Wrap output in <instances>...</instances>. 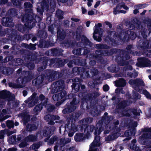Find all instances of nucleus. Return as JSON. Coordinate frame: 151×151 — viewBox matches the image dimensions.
<instances>
[{
    "label": "nucleus",
    "mask_w": 151,
    "mask_h": 151,
    "mask_svg": "<svg viewBox=\"0 0 151 151\" xmlns=\"http://www.w3.org/2000/svg\"><path fill=\"white\" fill-rule=\"evenodd\" d=\"M24 8L27 9L26 12L29 11V14H26L22 18L23 22H26V26L29 29H31L35 26V22H39L40 20V17L36 14L33 13L31 8L32 5L29 2H26L24 4Z\"/></svg>",
    "instance_id": "1"
},
{
    "label": "nucleus",
    "mask_w": 151,
    "mask_h": 151,
    "mask_svg": "<svg viewBox=\"0 0 151 151\" xmlns=\"http://www.w3.org/2000/svg\"><path fill=\"white\" fill-rule=\"evenodd\" d=\"M22 68H20L16 71V75L18 78L16 82L18 88L24 87L25 83L30 81L34 77L31 71H22Z\"/></svg>",
    "instance_id": "2"
},
{
    "label": "nucleus",
    "mask_w": 151,
    "mask_h": 151,
    "mask_svg": "<svg viewBox=\"0 0 151 151\" xmlns=\"http://www.w3.org/2000/svg\"><path fill=\"white\" fill-rule=\"evenodd\" d=\"M142 134L139 139V142L147 146L144 151H151V127L145 128L142 129Z\"/></svg>",
    "instance_id": "3"
},
{
    "label": "nucleus",
    "mask_w": 151,
    "mask_h": 151,
    "mask_svg": "<svg viewBox=\"0 0 151 151\" xmlns=\"http://www.w3.org/2000/svg\"><path fill=\"white\" fill-rule=\"evenodd\" d=\"M126 49L127 51L122 50L121 51V54L120 55L119 60L118 62L119 65L121 66L127 65L129 64L127 60L130 58V56L128 53L131 54L133 55H137V52H134L132 50L133 49V46L132 45H128L126 47Z\"/></svg>",
    "instance_id": "4"
},
{
    "label": "nucleus",
    "mask_w": 151,
    "mask_h": 151,
    "mask_svg": "<svg viewBox=\"0 0 151 151\" xmlns=\"http://www.w3.org/2000/svg\"><path fill=\"white\" fill-rule=\"evenodd\" d=\"M102 131L100 129H96L94 132L96 136L90 146V150L88 151H98V148L97 147L100 146V137L97 135L99 134Z\"/></svg>",
    "instance_id": "5"
},
{
    "label": "nucleus",
    "mask_w": 151,
    "mask_h": 151,
    "mask_svg": "<svg viewBox=\"0 0 151 151\" xmlns=\"http://www.w3.org/2000/svg\"><path fill=\"white\" fill-rule=\"evenodd\" d=\"M129 28L131 29H134L135 28L139 30L141 28V34L144 38L147 36L148 30L145 29H143L141 25V22L137 19H134L133 20L132 23L130 25Z\"/></svg>",
    "instance_id": "6"
},
{
    "label": "nucleus",
    "mask_w": 151,
    "mask_h": 151,
    "mask_svg": "<svg viewBox=\"0 0 151 151\" xmlns=\"http://www.w3.org/2000/svg\"><path fill=\"white\" fill-rule=\"evenodd\" d=\"M128 83L135 90L139 92L141 91L142 87L145 86L144 81L140 78L130 79Z\"/></svg>",
    "instance_id": "7"
},
{
    "label": "nucleus",
    "mask_w": 151,
    "mask_h": 151,
    "mask_svg": "<svg viewBox=\"0 0 151 151\" xmlns=\"http://www.w3.org/2000/svg\"><path fill=\"white\" fill-rule=\"evenodd\" d=\"M97 25L98 27L97 26L96 24L95 25V28L93 33V37L95 40L100 42L102 40L101 37L102 36L103 30L100 28L102 26L101 23H98Z\"/></svg>",
    "instance_id": "8"
},
{
    "label": "nucleus",
    "mask_w": 151,
    "mask_h": 151,
    "mask_svg": "<svg viewBox=\"0 0 151 151\" xmlns=\"http://www.w3.org/2000/svg\"><path fill=\"white\" fill-rule=\"evenodd\" d=\"M136 37V34L132 31L130 30H127L122 32L120 39L124 42L127 41L129 38L132 40H134Z\"/></svg>",
    "instance_id": "9"
},
{
    "label": "nucleus",
    "mask_w": 151,
    "mask_h": 151,
    "mask_svg": "<svg viewBox=\"0 0 151 151\" xmlns=\"http://www.w3.org/2000/svg\"><path fill=\"white\" fill-rule=\"evenodd\" d=\"M100 93L98 92H94L93 95L88 94L87 95L85 98V99L86 102L89 101L91 105L93 106L95 105L97 103V99L96 98L100 95Z\"/></svg>",
    "instance_id": "10"
},
{
    "label": "nucleus",
    "mask_w": 151,
    "mask_h": 151,
    "mask_svg": "<svg viewBox=\"0 0 151 151\" xmlns=\"http://www.w3.org/2000/svg\"><path fill=\"white\" fill-rule=\"evenodd\" d=\"M65 86L64 81L59 80L54 83L52 85V91L54 93H57L63 89Z\"/></svg>",
    "instance_id": "11"
},
{
    "label": "nucleus",
    "mask_w": 151,
    "mask_h": 151,
    "mask_svg": "<svg viewBox=\"0 0 151 151\" xmlns=\"http://www.w3.org/2000/svg\"><path fill=\"white\" fill-rule=\"evenodd\" d=\"M109 54V52L107 50H97L95 51V54H91L89 56L91 58L100 59L102 56H107Z\"/></svg>",
    "instance_id": "12"
},
{
    "label": "nucleus",
    "mask_w": 151,
    "mask_h": 151,
    "mask_svg": "<svg viewBox=\"0 0 151 151\" xmlns=\"http://www.w3.org/2000/svg\"><path fill=\"white\" fill-rule=\"evenodd\" d=\"M37 93H34L31 96L29 97L27 100L24 101V102L28 103V107L30 108L33 106L38 101V97L36 96Z\"/></svg>",
    "instance_id": "13"
},
{
    "label": "nucleus",
    "mask_w": 151,
    "mask_h": 151,
    "mask_svg": "<svg viewBox=\"0 0 151 151\" xmlns=\"http://www.w3.org/2000/svg\"><path fill=\"white\" fill-rule=\"evenodd\" d=\"M82 27H80L79 28L80 29H79V28H78L76 32V39L79 40L81 39L82 40L83 38L85 40L86 43L90 47H91L92 45V43L87 38L83 35H82L81 37V35L82 34V31L81 30Z\"/></svg>",
    "instance_id": "14"
},
{
    "label": "nucleus",
    "mask_w": 151,
    "mask_h": 151,
    "mask_svg": "<svg viewBox=\"0 0 151 151\" xmlns=\"http://www.w3.org/2000/svg\"><path fill=\"white\" fill-rule=\"evenodd\" d=\"M138 67H144L151 66V62L147 58H141L138 59V63L137 64Z\"/></svg>",
    "instance_id": "15"
},
{
    "label": "nucleus",
    "mask_w": 151,
    "mask_h": 151,
    "mask_svg": "<svg viewBox=\"0 0 151 151\" xmlns=\"http://www.w3.org/2000/svg\"><path fill=\"white\" fill-rule=\"evenodd\" d=\"M57 75V73L56 71L50 70H48L45 79L46 80V82H51L55 80Z\"/></svg>",
    "instance_id": "16"
},
{
    "label": "nucleus",
    "mask_w": 151,
    "mask_h": 151,
    "mask_svg": "<svg viewBox=\"0 0 151 151\" xmlns=\"http://www.w3.org/2000/svg\"><path fill=\"white\" fill-rule=\"evenodd\" d=\"M44 78V75H41L38 76L32 81L33 85L34 86H37L38 87H40L42 86Z\"/></svg>",
    "instance_id": "17"
},
{
    "label": "nucleus",
    "mask_w": 151,
    "mask_h": 151,
    "mask_svg": "<svg viewBox=\"0 0 151 151\" xmlns=\"http://www.w3.org/2000/svg\"><path fill=\"white\" fill-rule=\"evenodd\" d=\"M1 23L3 25L6 27H13L14 25L12 18L9 17L3 18Z\"/></svg>",
    "instance_id": "18"
},
{
    "label": "nucleus",
    "mask_w": 151,
    "mask_h": 151,
    "mask_svg": "<svg viewBox=\"0 0 151 151\" xmlns=\"http://www.w3.org/2000/svg\"><path fill=\"white\" fill-rule=\"evenodd\" d=\"M22 138V137L21 135H18L17 137L15 135H13L9 138L8 141L10 144L14 145L19 143Z\"/></svg>",
    "instance_id": "19"
},
{
    "label": "nucleus",
    "mask_w": 151,
    "mask_h": 151,
    "mask_svg": "<svg viewBox=\"0 0 151 151\" xmlns=\"http://www.w3.org/2000/svg\"><path fill=\"white\" fill-rule=\"evenodd\" d=\"M66 94V92L63 91L53 95L52 98L53 100L55 101L60 100L62 99L65 100Z\"/></svg>",
    "instance_id": "20"
},
{
    "label": "nucleus",
    "mask_w": 151,
    "mask_h": 151,
    "mask_svg": "<svg viewBox=\"0 0 151 151\" xmlns=\"http://www.w3.org/2000/svg\"><path fill=\"white\" fill-rule=\"evenodd\" d=\"M66 106L67 107L63 110V112L64 114L73 111L76 108V106L70 103H68Z\"/></svg>",
    "instance_id": "21"
},
{
    "label": "nucleus",
    "mask_w": 151,
    "mask_h": 151,
    "mask_svg": "<svg viewBox=\"0 0 151 151\" xmlns=\"http://www.w3.org/2000/svg\"><path fill=\"white\" fill-rule=\"evenodd\" d=\"M55 129V128L54 127H46L42 131V135L45 137L50 136L52 134V132H54Z\"/></svg>",
    "instance_id": "22"
},
{
    "label": "nucleus",
    "mask_w": 151,
    "mask_h": 151,
    "mask_svg": "<svg viewBox=\"0 0 151 151\" xmlns=\"http://www.w3.org/2000/svg\"><path fill=\"white\" fill-rule=\"evenodd\" d=\"M90 52L89 50L85 48H78L73 51V52L74 54L78 55H81V53L82 55H86Z\"/></svg>",
    "instance_id": "23"
},
{
    "label": "nucleus",
    "mask_w": 151,
    "mask_h": 151,
    "mask_svg": "<svg viewBox=\"0 0 151 151\" xmlns=\"http://www.w3.org/2000/svg\"><path fill=\"white\" fill-rule=\"evenodd\" d=\"M99 73L98 70L96 68H92L89 70H86L85 72V74L86 76L88 77L91 76H93L97 75Z\"/></svg>",
    "instance_id": "24"
},
{
    "label": "nucleus",
    "mask_w": 151,
    "mask_h": 151,
    "mask_svg": "<svg viewBox=\"0 0 151 151\" xmlns=\"http://www.w3.org/2000/svg\"><path fill=\"white\" fill-rule=\"evenodd\" d=\"M66 36L65 31L60 27H59L57 31V36L58 39L63 40Z\"/></svg>",
    "instance_id": "25"
},
{
    "label": "nucleus",
    "mask_w": 151,
    "mask_h": 151,
    "mask_svg": "<svg viewBox=\"0 0 151 151\" xmlns=\"http://www.w3.org/2000/svg\"><path fill=\"white\" fill-rule=\"evenodd\" d=\"M11 96L10 93L6 90H4L0 92V98L3 99H6L9 101Z\"/></svg>",
    "instance_id": "26"
},
{
    "label": "nucleus",
    "mask_w": 151,
    "mask_h": 151,
    "mask_svg": "<svg viewBox=\"0 0 151 151\" xmlns=\"http://www.w3.org/2000/svg\"><path fill=\"white\" fill-rule=\"evenodd\" d=\"M18 116L23 118V119L24 124H26L29 121L30 118V115L24 112L19 114H18Z\"/></svg>",
    "instance_id": "27"
},
{
    "label": "nucleus",
    "mask_w": 151,
    "mask_h": 151,
    "mask_svg": "<svg viewBox=\"0 0 151 151\" xmlns=\"http://www.w3.org/2000/svg\"><path fill=\"white\" fill-rule=\"evenodd\" d=\"M63 50L61 49L54 48L50 50L51 54L54 56H59L62 55Z\"/></svg>",
    "instance_id": "28"
},
{
    "label": "nucleus",
    "mask_w": 151,
    "mask_h": 151,
    "mask_svg": "<svg viewBox=\"0 0 151 151\" xmlns=\"http://www.w3.org/2000/svg\"><path fill=\"white\" fill-rule=\"evenodd\" d=\"M116 85L117 87H122L124 86L126 84V82L124 79L120 78L115 81Z\"/></svg>",
    "instance_id": "29"
},
{
    "label": "nucleus",
    "mask_w": 151,
    "mask_h": 151,
    "mask_svg": "<svg viewBox=\"0 0 151 151\" xmlns=\"http://www.w3.org/2000/svg\"><path fill=\"white\" fill-rule=\"evenodd\" d=\"M74 139L76 142H81L83 141L85 139L83 134L82 133H76L74 137Z\"/></svg>",
    "instance_id": "30"
},
{
    "label": "nucleus",
    "mask_w": 151,
    "mask_h": 151,
    "mask_svg": "<svg viewBox=\"0 0 151 151\" xmlns=\"http://www.w3.org/2000/svg\"><path fill=\"white\" fill-rule=\"evenodd\" d=\"M139 45L141 48L143 49L147 48L149 47V42L147 40H140L139 41Z\"/></svg>",
    "instance_id": "31"
},
{
    "label": "nucleus",
    "mask_w": 151,
    "mask_h": 151,
    "mask_svg": "<svg viewBox=\"0 0 151 151\" xmlns=\"http://www.w3.org/2000/svg\"><path fill=\"white\" fill-rule=\"evenodd\" d=\"M37 140V136L33 134L29 135L25 138V140L27 142H35Z\"/></svg>",
    "instance_id": "32"
},
{
    "label": "nucleus",
    "mask_w": 151,
    "mask_h": 151,
    "mask_svg": "<svg viewBox=\"0 0 151 151\" xmlns=\"http://www.w3.org/2000/svg\"><path fill=\"white\" fill-rule=\"evenodd\" d=\"M14 71L13 69L8 67L3 68V73L6 75H9L12 74Z\"/></svg>",
    "instance_id": "33"
},
{
    "label": "nucleus",
    "mask_w": 151,
    "mask_h": 151,
    "mask_svg": "<svg viewBox=\"0 0 151 151\" xmlns=\"http://www.w3.org/2000/svg\"><path fill=\"white\" fill-rule=\"evenodd\" d=\"M37 129V127L34 124H28L26 126V129L29 132L35 130Z\"/></svg>",
    "instance_id": "34"
},
{
    "label": "nucleus",
    "mask_w": 151,
    "mask_h": 151,
    "mask_svg": "<svg viewBox=\"0 0 151 151\" xmlns=\"http://www.w3.org/2000/svg\"><path fill=\"white\" fill-rule=\"evenodd\" d=\"M71 140L70 138H68L65 139L64 138H62L60 139V145L61 147L64 146L66 144L70 142Z\"/></svg>",
    "instance_id": "35"
},
{
    "label": "nucleus",
    "mask_w": 151,
    "mask_h": 151,
    "mask_svg": "<svg viewBox=\"0 0 151 151\" xmlns=\"http://www.w3.org/2000/svg\"><path fill=\"white\" fill-rule=\"evenodd\" d=\"M58 139L59 138L58 137L56 136H53L49 140L47 144L49 145L53 144L55 142H56Z\"/></svg>",
    "instance_id": "36"
},
{
    "label": "nucleus",
    "mask_w": 151,
    "mask_h": 151,
    "mask_svg": "<svg viewBox=\"0 0 151 151\" xmlns=\"http://www.w3.org/2000/svg\"><path fill=\"white\" fill-rule=\"evenodd\" d=\"M127 103L126 101H124L120 102L117 105L118 109H124L127 106Z\"/></svg>",
    "instance_id": "37"
},
{
    "label": "nucleus",
    "mask_w": 151,
    "mask_h": 151,
    "mask_svg": "<svg viewBox=\"0 0 151 151\" xmlns=\"http://www.w3.org/2000/svg\"><path fill=\"white\" fill-rule=\"evenodd\" d=\"M120 113L121 116H130V109H126L124 110Z\"/></svg>",
    "instance_id": "38"
},
{
    "label": "nucleus",
    "mask_w": 151,
    "mask_h": 151,
    "mask_svg": "<svg viewBox=\"0 0 151 151\" xmlns=\"http://www.w3.org/2000/svg\"><path fill=\"white\" fill-rule=\"evenodd\" d=\"M96 106L93 107L91 111V114L93 116H97L100 112L99 111H98Z\"/></svg>",
    "instance_id": "39"
},
{
    "label": "nucleus",
    "mask_w": 151,
    "mask_h": 151,
    "mask_svg": "<svg viewBox=\"0 0 151 151\" xmlns=\"http://www.w3.org/2000/svg\"><path fill=\"white\" fill-rule=\"evenodd\" d=\"M94 47L96 49H108L109 48V46L106 44H96L94 45Z\"/></svg>",
    "instance_id": "40"
},
{
    "label": "nucleus",
    "mask_w": 151,
    "mask_h": 151,
    "mask_svg": "<svg viewBox=\"0 0 151 151\" xmlns=\"http://www.w3.org/2000/svg\"><path fill=\"white\" fill-rule=\"evenodd\" d=\"M123 3L122 2L118 4L116 7L114 9L113 13L114 14H117V11L118 10L120 9L123 7Z\"/></svg>",
    "instance_id": "41"
},
{
    "label": "nucleus",
    "mask_w": 151,
    "mask_h": 151,
    "mask_svg": "<svg viewBox=\"0 0 151 151\" xmlns=\"http://www.w3.org/2000/svg\"><path fill=\"white\" fill-rule=\"evenodd\" d=\"M116 135V134H114L109 135L106 137L105 140L106 141H109L114 140L117 138Z\"/></svg>",
    "instance_id": "42"
},
{
    "label": "nucleus",
    "mask_w": 151,
    "mask_h": 151,
    "mask_svg": "<svg viewBox=\"0 0 151 151\" xmlns=\"http://www.w3.org/2000/svg\"><path fill=\"white\" fill-rule=\"evenodd\" d=\"M16 27L17 29L19 31L22 32H24L26 29L25 27H24L23 25L21 24L17 25Z\"/></svg>",
    "instance_id": "43"
},
{
    "label": "nucleus",
    "mask_w": 151,
    "mask_h": 151,
    "mask_svg": "<svg viewBox=\"0 0 151 151\" xmlns=\"http://www.w3.org/2000/svg\"><path fill=\"white\" fill-rule=\"evenodd\" d=\"M127 76L130 78H134L137 77L138 75V73L137 72L134 71L133 72H128L127 74Z\"/></svg>",
    "instance_id": "44"
},
{
    "label": "nucleus",
    "mask_w": 151,
    "mask_h": 151,
    "mask_svg": "<svg viewBox=\"0 0 151 151\" xmlns=\"http://www.w3.org/2000/svg\"><path fill=\"white\" fill-rule=\"evenodd\" d=\"M40 99L42 101V103L43 106H46L47 103V99H45V96L42 94H41L39 96Z\"/></svg>",
    "instance_id": "45"
},
{
    "label": "nucleus",
    "mask_w": 151,
    "mask_h": 151,
    "mask_svg": "<svg viewBox=\"0 0 151 151\" xmlns=\"http://www.w3.org/2000/svg\"><path fill=\"white\" fill-rule=\"evenodd\" d=\"M108 70L112 72H116L119 70L118 68H116L115 65H113L108 68Z\"/></svg>",
    "instance_id": "46"
},
{
    "label": "nucleus",
    "mask_w": 151,
    "mask_h": 151,
    "mask_svg": "<svg viewBox=\"0 0 151 151\" xmlns=\"http://www.w3.org/2000/svg\"><path fill=\"white\" fill-rule=\"evenodd\" d=\"M95 128L94 126L93 125H89L85 129V131H87V133H89L92 132Z\"/></svg>",
    "instance_id": "47"
},
{
    "label": "nucleus",
    "mask_w": 151,
    "mask_h": 151,
    "mask_svg": "<svg viewBox=\"0 0 151 151\" xmlns=\"http://www.w3.org/2000/svg\"><path fill=\"white\" fill-rule=\"evenodd\" d=\"M64 14V12L60 10H58L56 12V16L59 19H62L63 18V15Z\"/></svg>",
    "instance_id": "48"
},
{
    "label": "nucleus",
    "mask_w": 151,
    "mask_h": 151,
    "mask_svg": "<svg viewBox=\"0 0 151 151\" xmlns=\"http://www.w3.org/2000/svg\"><path fill=\"white\" fill-rule=\"evenodd\" d=\"M109 52L108 55H112L114 53H117L120 52V50L117 49H112L109 50H108Z\"/></svg>",
    "instance_id": "49"
},
{
    "label": "nucleus",
    "mask_w": 151,
    "mask_h": 151,
    "mask_svg": "<svg viewBox=\"0 0 151 151\" xmlns=\"http://www.w3.org/2000/svg\"><path fill=\"white\" fill-rule=\"evenodd\" d=\"M40 19H41L40 18ZM41 20V19H40V21L39 22L37 21L35 22V25L36 24V23L37 22L38 23H39V24H38L37 25V27L41 29H43L45 27V24L42 22H40Z\"/></svg>",
    "instance_id": "50"
},
{
    "label": "nucleus",
    "mask_w": 151,
    "mask_h": 151,
    "mask_svg": "<svg viewBox=\"0 0 151 151\" xmlns=\"http://www.w3.org/2000/svg\"><path fill=\"white\" fill-rule=\"evenodd\" d=\"M131 134L129 130H127L124 133V135L126 137H128L127 138L124 139L123 140L124 141H125L126 140H129L131 139V137L130 136V134Z\"/></svg>",
    "instance_id": "51"
},
{
    "label": "nucleus",
    "mask_w": 151,
    "mask_h": 151,
    "mask_svg": "<svg viewBox=\"0 0 151 151\" xmlns=\"http://www.w3.org/2000/svg\"><path fill=\"white\" fill-rule=\"evenodd\" d=\"M47 108V109L48 111L49 112H51L53 111L55 109V106L51 104H48L45 106Z\"/></svg>",
    "instance_id": "52"
},
{
    "label": "nucleus",
    "mask_w": 151,
    "mask_h": 151,
    "mask_svg": "<svg viewBox=\"0 0 151 151\" xmlns=\"http://www.w3.org/2000/svg\"><path fill=\"white\" fill-rule=\"evenodd\" d=\"M7 126L9 128H13L14 127V122L12 120H7L6 122Z\"/></svg>",
    "instance_id": "53"
},
{
    "label": "nucleus",
    "mask_w": 151,
    "mask_h": 151,
    "mask_svg": "<svg viewBox=\"0 0 151 151\" xmlns=\"http://www.w3.org/2000/svg\"><path fill=\"white\" fill-rule=\"evenodd\" d=\"M133 98L134 100H137V99H140L141 97V95L136 92L133 91Z\"/></svg>",
    "instance_id": "54"
},
{
    "label": "nucleus",
    "mask_w": 151,
    "mask_h": 151,
    "mask_svg": "<svg viewBox=\"0 0 151 151\" xmlns=\"http://www.w3.org/2000/svg\"><path fill=\"white\" fill-rule=\"evenodd\" d=\"M42 108V107L41 104H38L35 106L33 109V110L35 112L40 111L41 110Z\"/></svg>",
    "instance_id": "55"
},
{
    "label": "nucleus",
    "mask_w": 151,
    "mask_h": 151,
    "mask_svg": "<svg viewBox=\"0 0 151 151\" xmlns=\"http://www.w3.org/2000/svg\"><path fill=\"white\" fill-rule=\"evenodd\" d=\"M80 85L78 83H73L72 86L73 89H74L76 91H78L80 88Z\"/></svg>",
    "instance_id": "56"
},
{
    "label": "nucleus",
    "mask_w": 151,
    "mask_h": 151,
    "mask_svg": "<svg viewBox=\"0 0 151 151\" xmlns=\"http://www.w3.org/2000/svg\"><path fill=\"white\" fill-rule=\"evenodd\" d=\"M68 60H58V65L59 66L61 67L63 66L66 63L68 62Z\"/></svg>",
    "instance_id": "57"
},
{
    "label": "nucleus",
    "mask_w": 151,
    "mask_h": 151,
    "mask_svg": "<svg viewBox=\"0 0 151 151\" xmlns=\"http://www.w3.org/2000/svg\"><path fill=\"white\" fill-rule=\"evenodd\" d=\"M145 22L148 29L151 30V19H146L145 20Z\"/></svg>",
    "instance_id": "58"
},
{
    "label": "nucleus",
    "mask_w": 151,
    "mask_h": 151,
    "mask_svg": "<svg viewBox=\"0 0 151 151\" xmlns=\"http://www.w3.org/2000/svg\"><path fill=\"white\" fill-rule=\"evenodd\" d=\"M73 71L74 72H83L84 71V68L81 67H75L73 68Z\"/></svg>",
    "instance_id": "59"
},
{
    "label": "nucleus",
    "mask_w": 151,
    "mask_h": 151,
    "mask_svg": "<svg viewBox=\"0 0 151 151\" xmlns=\"http://www.w3.org/2000/svg\"><path fill=\"white\" fill-rule=\"evenodd\" d=\"M80 61V60L78 59H76L73 60L72 61H71V62H69V63H68L67 65L69 67H73V63L72 62H73L74 63H76V64H78V62Z\"/></svg>",
    "instance_id": "60"
},
{
    "label": "nucleus",
    "mask_w": 151,
    "mask_h": 151,
    "mask_svg": "<svg viewBox=\"0 0 151 151\" xmlns=\"http://www.w3.org/2000/svg\"><path fill=\"white\" fill-rule=\"evenodd\" d=\"M23 60L20 58H17L15 61V65L16 66L20 65L23 63Z\"/></svg>",
    "instance_id": "61"
},
{
    "label": "nucleus",
    "mask_w": 151,
    "mask_h": 151,
    "mask_svg": "<svg viewBox=\"0 0 151 151\" xmlns=\"http://www.w3.org/2000/svg\"><path fill=\"white\" fill-rule=\"evenodd\" d=\"M79 102L80 101L78 99H77L76 97H73V100L70 103L76 106Z\"/></svg>",
    "instance_id": "62"
},
{
    "label": "nucleus",
    "mask_w": 151,
    "mask_h": 151,
    "mask_svg": "<svg viewBox=\"0 0 151 151\" xmlns=\"http://www.w3.org/2000/svg\"><path fill=\"white\" fill-rule=\"evenodd\" d=\"M142 93L147 98L151 99V95L146 90H144Z\"/></svg>",
    "instance_id": "63"
},
{
    "label": "nucleus",
    "mask_w": 151,
    "mask_h": 151,
    "mask_svg": "<svg viewBox=\"0 0 151 151\" xmlns=\"http://www.w3.org/2000/svg\"><path fill=\"white\" fill-rule=\"evenodd\" d=\"M44 119L47 121L49 122V121L52 120V115L49 114H47L44 116Z\"/></svg>",
    "instance_id": "64"
}]
</instances>
